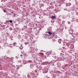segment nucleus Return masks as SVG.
I'll return each mask as SVG.
<instances>
[{"instance_id":"f257e3e1","label":"nucleus","mask_w":78,"mask_h":78,"mask_svg":"<svg viewBox=\"0 0 78 78\" xmlns=\"http://www.w3.org/2000/svg\"><path fill=\"white\" fill-rule=\"evenodd\" d=\"M51 19H55V16H52L51 17Z\"/></svg>"},{"instance_id":"f03ea898","label":"nucleus","mask_w":78,"mask_h":78,"mask_svg":"<svg viewBox=\"0 0 78 78\" xmlns=\"http://www.w3.org/2000/svg\"><path fill=\"white\" fill-rule=\"evenodd\" d=\"M48 33L49 34H50V35H51V34H52V33H51L50 31H48Z\"/></svg>"},{"instance_id":"7ed1b4c3","label":"nucleus","mask_w":78,"mask_h":78,"mask_svg":"<svg viewBox=\"0 0 78 78\" xmlns=\"http://www.w3.org/2000/svg\"><path fill=\"white\" fill-rule=\"evenodd\" d=\"M61 41H62L61 40V39L59 40H58V42H59V44H61Z\"/></svg>"},{"instance_id":"20e7f679","label":"nucleus","mask_w":78,"mask_h":78,"mask_svg":"<svg viewBox=\"0 0 78 78\" xmlns=\"http://www.w3.org/2000/svg\"><path fill=\"white\" fill-rule=\"evenodd\" d=\"M8 22H10V23H12V20H9L8 21Z\"/></svg>"},{"instance_id":"39448f33","label":"nucleus","mask_w":78,"mask_h":78,"mask_svg":"<svg viewBox=\"0 0 78 78\" xmlns=\"http://www.w3.org/2000/svg\"><path fill=\"white\" fill-rule=\"evenodd\" d=\"M3 11L4 12H6V11L5 10H3Z\"/></svg>"},{"instance_id":"423d86ee","label":"nucleus","mask_w":78,"mask_h":78,"mask_svg":"<svg viewBox=\"0 0 78 78\" xmlns=\"http://www.w3.org/2000/svg\"><path fill=\"white\" fill-rule=\"evenodd\" d=\"M14 44H16V43H14Z\"/></svg>"},{"instance_id":"0eeeda50","label":"nucleus","mask_w":78,"mask_h":78,"mask_svg":"<svg viewBox=\"0 0 78 78\" xmlns=\"http://www.w3.org/2000/svg\"><path fill=\"white\" fill-rule=\"evenodd\" d=\"M62 52L63 53H64V51H62Z\"/></svg>"},{"instance_id":"6e6552de","label":"nucleus","mask_w":78,"mask_h":78,"mask_svg":"<svg viewBox=\"0 0 78 78\" xmlns=\"http://www.w3.org/2000/svg\"><path fill=\"white\" fill-rule=\"evenodd\" d=\"M70 5H70V4H69V6H70Z\"/></svg>"},{"instance_id":"1a4fd4ad","label":"nucleus","mask_w":78,"mask_h":78,"mask_svg":"<svg viewBox=\"0 0 78 78\" xmlns=\"http://www.w3.org/2000/svg\"><path fill=\"white\" fill-rule=\"evenodd\" d=\"M0 48H1V47H0Z\"/></svg>"}]
</instances>
